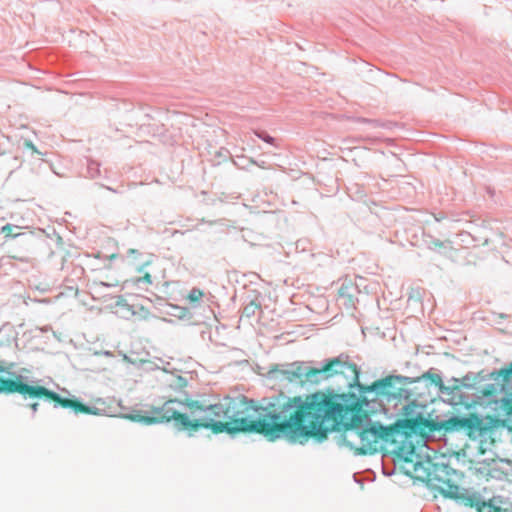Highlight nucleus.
Listing matches in <instances>:
<instances>
[{
  "label": "nucleus",
  "mask_w": 512,
  "mask_h": 512,
  "mask_svg": "<svg viewBox=\"0 0 512 512\" xmlns=\"http://www.w3.org/2000/svg\"><path fill=\"white\" fill-rule=\"evenodd\" d=\"M223 399L226 421L191 420L189 414L175 407L176 398L165 401L162 406L152 407L151 415L141 416L140 421L148 425L173 422L178 430L189 433L200 429L211 430L214 434L248 432L262 434L270 441L282 438L292 444H305L312 438L326 439L328 430L335 427L346 410L324 393L317 392L305 398H289L282 407L283 412L288 413L283 421L277 413L252 420L247 417L251 405L244 396H225Z\"/></svg>",
  "instance_id": "f257e3e1"
},
{
  "label": "nucleus",
  "mask_w": 512,
  "mask_h": 512,
  "mask_svg": "<svg viewBox=\"0 0 512 512\" xmlns=\"http://www.w3.org/2000/svg\"><path fill=\"white\" fill-rule=\"evenodd\" d=\"M416 407L413 403L404 406V418L398 419L392 425L385 427L379 423H371L368 426H361L363 455L377 452L382 443H391L399 457L405 462H413L415 446L411 441L412 435L426 436L443 428L464 429L471 439L478 440L483 447L493 445L505 427V421L498 417L479 416L475 413L438 422L427 419L420 413L414 414Z\"/></svg>",
  "instance_id": "f03ea898"
},
{
  "label": "nucleus",
  "mask_w": 512,
  "mask_h": 512,
  "mask_svg": "<svg viewBox=\"0 0 512 512\" xmlns=\"http://www.w3.org/2000/svg\"><path fill=\"white\" fill-rule=\"evenodd\" d=\"M8 373L7 368L0 365V374ZM19 393L24 397L40 398L44 397L48 400L55 402L63 408H70L76 414H91L93 410L91 407L81 403L76 399L62 398L59 394L54 391L47 389L40 385H29L24 383L22 377L15 375L14 378H4L0 376V394H15Z\"/></svg>",
  "instance_id": "7ed1b4c3"
},
{
  "label": "nucleus",
  "mask_w": 512,
  "mask_h": 512,
  "mask_svg": "<svg viewBox=\"0 0 512 512\" xmlns=\"http://www.w3.org/2000/svg\"><path fill=\"white\" fill-rule=\"evenodd\" d=\"M324 395L326 396V394ZM327 397H329L333 402L342 405V403L336 401L332 396L327 395ZM343 406L346 407V410L339 417V421L335 425V427L328 430L326 437L328 436L329 432L337 429L340 425L343 424L344 429L340 436V443L344 444L349 449L353 450L356 454L363 455L361 425L354 422L344 423V418L350 412V408L345 404H343Z\"/></svg>",
  "instance_id": "20e7f679"
},
{
  "label": "nucleus",
  "mask_w": 512,
  "mask_h": 512,
  "mask_svg": "<svg viewBox=\"0 0 512 512\" xmlns=\"http://www.w3.org/2000/svg\"><path fill=\"white\" fill-rule=\"evenodd\" d=\"M175 407L181 411V407L189 410L190 415H194L196 412H203L205 416L203 418H191V420H211V421H226V411L224 409V399L220 400L215 404L205 406L197 400L185 398L184 400H178Z\"/></svg>",
  "instance_id": "39448f33"
},
{
  "label": "nucleus",
  "mask_w": 512,
  "mask_h": 512,
  "mask_svg": "<svg viewBox=\"0 0 512 512\" xmlns=\"http://www.w3.org/2000/svg\"><path fill=\"white\" fill-rule=\"evenodd\" d=\"M438 489L444 497L454 499L466 507H475L478 512H485L486 509H493L491 504L481 501L475 495L468 494L459 486L450 484L449 482H443L442 485L438 486ZM494 510L498 511L496 508H494Z\"/></svg>",
  "instance_id": "423d86ee"
},
{
  "label": "nucleus",
  "mask_w": 512,
  "mask_h": 512,
  "mask_svg": "<svg viewBox=\"0 0 512 512\" xmlns=\"http://www.w3.org/2000/svg\"><path fill=\"white\" fill-rule=\"evenodd\" d=\"M347 366L345 362H342L339 358H333L329 360L323 367L321 368H310L305 372V378L307 381H315L318 382V379H316L319 375H324V378L332 377L338 373H343L344 371L338 368H343Z\"/></svg>",
  "instance_id": "0eeeda50"
},
{
  "label": "nucleus",
  "mask_w": 512,
  "mask_h": 512,
  "mask_svg": "<svg viewBox=\"0 0 512 512\" xmlns=\"http://www.w3.org/2000/svg\"><path fill=\"white\" fill-rule=\"evenodd\" d=\"M164 276H162L161 279L157 278L156 276H153L150 272H143L142 276H139L133 280V282L137 285L139 284H145L146 286H159L161 284L168 285L167 282L163 281Z\"/></svg>",
  "instance_id": "6e6552de"
},
{
  "label": "nucleus",
  "mask_w": 512,
  "mask_h": 512,
  "mask_svg": "<svg viewBox=\"0 0 512 512\" xmlns=\"http://www.w3.org/2000/svg\"><path fill=\"white\" fill-rule=\"evenodd\" d=\"M392 382H393V377L391 376H388V377H385L383 379H380L378 381H375L371 388L373 390H385L386 388L390 387L392 385Z\"/></svg>",
  "instance_id": "1a4fd4ad"
},
{
  "label": "nucleus",
  "mask_w": 512,
  "mask_h": 512,
  "mask_svg": "<svg viewBox=\"0 0 512 512\" xmlns=\"http://www.w3.org/2000/svg\"><path fill=\"white\" fill-rule=\"evenodd\" d=\"M204 296V292L199 288H193L187 295V300L190 303L199 302Z\"/></svg>",
  "instance_id": "9d476101"
},
{
  "label": "nucleus",
  "mask_w": 512,
  "mask_h": 512,
  "mask_svg": "<svg viewBox=\"0 0 512 512\" xmlns=\"http://www.w3.org/2000/svg\"><path fill=\"white\" fill-rule=\"evenodd\" d=\"M501 408L506 416H512V393L501 400Z\"/></svg>",
  "instance_id": "9b49d317"
},
{
  "label": "nucleus",
  "mask_w": 512,
  "mask_h": 512,
  "mask_svg": "<svg viewBox=\"0 0 512 512\" xmlns=\"http://www.w3.org/2000/svg\"><path fill=\"white\" fill-rule=\"evenodd\" d=\"M497 393V387L494 384H489L480 390L483 397H491Z\"/></svg>",
  "instance_id": "f8f14e48"
},
{
  "label": "nucleus",
  "mask_w": 512,
  "mask_h": 512,
  "mask_svg": "<svg viewBox=\"0 0 512 512\" xmlns=\"http://www.w3.org/2000/svg\"><path fill=\"white\" fill-rule=\"evenodd\" d=\"M449 247L452 249V245L450 241H440V240H434L431 242V249H442Z\"/></svg>",
  "instance_id": "ddd939ff"
},
{
  "label": "nucleus",
  "mask_w": 512,
  "mask_h": 512,
  "mask_svg": "<svg viewBox=\"0 0 512 512\" xmlns=\"http://www.w3.org/2000/svg\"><path fill=\"white\" fill-rule=\"evenodd\" d=\"M499 375L502 376L504 380H508L512 376V363L502 368L499 371Z\"/></svg>",
  "instance_id": "4468645a"
},
{
  "label": "nucleus",
  "mask_w": 512,
  "mask_h": 512,
  "mask_svg": "<svg viewBox=\"0 0 512 512\" xmlns=\"http://www.w3.org/2000/svg\"><path fill=\"white\" fill-rule=\"evenodd\" d=\"M1 231L6 237L16 236V234H13V226L10 224L3 226Z\"/></svg>",
  "instance_id": "2eb2a0df"
},
{
  "label": "nucleus",
  "mask_w": 512,
  "mask_h": 512,
  "mask_svg": "<svg viewBox=\"0 0 512 512\" xmlns=\"http://www.w3.org/2000/svg\"><path fill=\"white\" fill-rule=\"evenodd\" d=\"M24 145L26 148L31 150L33 153L40 154V152L37 150L36 146L30 140H26Z\"/></svg>",
  "instance_id": "dca6fc26"
},
{
  "label": "nucleus",
  "mask_w": 512,
  "mask_h": 512,
  "mask_svg": "<svg viewBox=\"0 0 512 512\" xmlns=\"http://www.w3.org/2000/svg\"><path fill=\"white\" fill-rule=\"evenodd\" d=\"M39 404L38 403H32L30 404V408L33 412H36L38 410Z\"/></svg>",
  "instance_id": "f3484780"
}]
</instances>
